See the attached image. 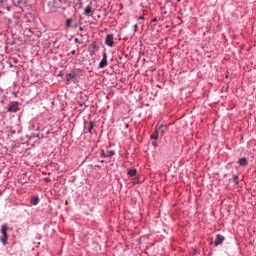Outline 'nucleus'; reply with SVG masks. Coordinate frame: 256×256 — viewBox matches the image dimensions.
<instances>
[{
    "mask_svg": "<svg viewBox=\"0 0 256 256\" xmlns=\"http://www.w3.org/2000/svg\"><path fill=\"white\" fill-rule=\"evenodd\" d=\"M178 2L181 1V0H177Z\"/></svg>",
    "mask_w": 256,
    "mask_h": 256,
    "instance_id": "23",
    "label": "nucleus"
},
{
    "mask_svg": "<svg viewBox=\"0 0 256 256\" xmlns=\"http://www.w3.org/2000/svg\"><path fill=\"white\" fill-rule=\"evenodd\" d=\"M134 28H135V31H137V24H136V25H134Z\"/></svg>",
    "mask_w": 256,
    "mask_h": 256,
    "instance_id": "20",
    "label": "nucleus"
},
{
    "mask_svg": "<svg viewBox=\"0 0 256 256\" xmlns=\"http://www.w3.org/2000/svg\"><path fill=\"white\" fill-rule=\"evenodd\" d=\"M74 41H75L76 43H79V38H75Z\"/></svg>",
    "mask_w": 256,
    "mask_h": 256,
    "instance_id": "18",
    "label": "nucleus"
},
{
    "mask_svg": "<svg viewBox=\"0 0 256 256\" xmlns=\"http://www.w3.org/2000/svg\"><path fill=\"white\" fill-rule=\"evenodd\" d=\"M128 175H130V177H135V175H137V170L136 169H129L128 170Z\"/></svg>",
    "mask_w": 256,
    "mask_h": 256,
    "instance_id": "11",
    "label": "nucleus"
},
{
    "mask_svg": "<svg viewBox=\"0 0 256 256\" xmlns=\"http://www.w3.org/2000/svg\"><path fill=\"white\" fill-rule=\"evenodd\" d=\"M8 111L10 113H17V111H19V104L17 102H11L8 105Z\"/></svg>",
    "mask_w": 256,
    "mask_h": 256,
    "instance_id": "3",
    "label": "nucleus"
},
{
    "mask_svg": "<svg viewBox=\"0 0 256 256\" xmlns=\"http://www.w3.org/2000/svg\"><path fill=\"white\" fill-rule=\"evenodd\" d=\"M7 231H9V225L3 224L0 228L1 236L0 241L3 243V245H7V240L9 239V236L7 235Z\"/></svg>",
    "mask_w": 256,
    "mask_h": 256,
    "instance_id": "1",
    "label": "nucleus"
},
{
    "mask_svg": "<svg viewBox=\"0 0 256 256\" xmlns=\"http://www.w3.org/2000/svg\"><path fill=\"white\" fill-rule=\"evenodd\" d=\"M233 181H234V183H236V185H239V176H238V175H235V176L233 177Z\"/></svg>",
    "mask_w": 256,
    "mask_h": 256,
    "instance_id": "15",
    "label": "nucleus"
},
{
    "mask_svg": "<svg viewBox=\"0 0 256 256\" xmlns=\"http://www.w3.org/2000/svg\"><path fill=\"white\" fill-rule=\"evenodd\" d=\"M71 23H73V19L68 18V19L66 20V27H71Z\"/></svg>",
    "mask_w": 256,
    "mask_h": 256,
    "instance_id": "14",
    "label": "nucleus"
},
{
    "mask_svg": "<svg viewBox=\"0 0 256 256\" xmlns=\"http://www.w3.org/2000/svg\"><path fill=\"white\" fill-rule=\"evenodd\" d=\"M164 132H163V125H160L156 130L151 134V139L152 141H157L159 137H163Z\"/></svg>",
    "mask_w": 256,
    "mask_h": 256,
    "instance_id": "2",
    "label": "nucleus"
},
{
    "mask_svg": "<svg viewBox=\"0 0 256 256\" xmlns=\"http://www.w3.org/2000/svg\"><path fill=\"white\" fill-rule=\"evenodd\" d=\"M140 19H143V16H141Z\"/></svg>",
    "mask_w": 256,
    "mask_h": 256,
    "instance_id": "22",
    "label": "nucleus"
},
{
    "mask_svg": "<svg viewBox=\"0 0 256 256\" xmlns=\"http://www.w3.org/2000/svg\"><path fill=\"white\" fill-rule=\"evenodd\" d=\"M113 155H115V151H113V150L106 152V157H113Z\"/></svg>",
    "mask_w": 256,
    "mask_h": 256,
    "instance_id": "13",
    "label": "nucleus"
},
{
    "mask_svg": "<svg viewBox=\"0 0 256 256\" xmlns=\"http://www.w3.org/2000/svg\"><path fill=\"white\" fill-rule=\"evenodd\" d=\"M93 127H94L93 122H88V123H85L84 125V129L85 131H87V133H91V131H93Z\"/></svg>",
    "mask_w": 256,
    "mask_h": 256,
    "instance_id": "7",
    "label": "nucleus"
},
{
    "mask_svg": "<svg viewBox=\"0 0 256 256\" xmlns=\"http://www.w3.org/2000/svg\"><path fill=\"white\" fill-rule=\"evenodd\" d=\"M100 155L101 157H107V152H105V150H101Z\"/></svg>",
    "mask_w": 256,
    "mask_h": 256,
    "instance_id": "16",
    "label": "nucleus"
},
{
    "mask_svg": "<svg viewBox=\"0 0 256 256\" xmlns=\"http://www.w3.org/2000/svg\"><path fill=\"white\" fill-rule=\"evenodd\" d=\"M71 55H75V50H73V51L71 52Z\"/></svg>",
    "mask_w": 256,
    "mask_h": 256,
    "instance_id": "19",
    "label": "nucleus"
},
{
    "mask_svg": "<svg viewBox=\"0 0 256 256\" xmlns=\"http://www.w3.org/2000/svg\"><path fill=\"white\" fill-rule=\"evenodd\" d=\"M223 241H225V236L218 234L214 241L215 247H219V245H223Z\"/></svg>",
    "mask_w": 256,
    "mask_h": 256,
    "instance_id": "4",
    "label": "nucleus"
},
{
    "mask_svg": "<svg viewBox=\"0 0 256 256\" xmlns=\"http://www.w3.org/2000/svg\"><path fill=\"white\" fill-rule=\"evenodd\" d=\"M73 79H75V72H71L67 74L66 81L70 82V81H73Z\"/></svg>",
    "mask_w": 256,
    "mask_h": 256,
    "instance_id": "9",
    "label": "nucleus"
},
{
    "mask_svg": "<svg viewBox=\"0 0 256 256\" xmlns=\"http://www.w3.org/2000/svg\"><path fill=\"white\" fill-rule=\"evenodd\" d=\"M105 43L108 47H113L114 41H113V34L106 35Z\"/></svg>",
    "mask_w": 256,
    "mask_h": 256,
    "instance_id": "5",
    "label": "nucleus"
},
{
    "mask_svg": "<svg viewBox=\"0 0 256 256\" xmlns=\"http://www.w3.org/2000/svg\"><path fill=\"white\" fill-rule=\"evenodd\" d=\"M93 13V8H91V6H87L85 9H84V14L87 15L88 17L91 16Z\"/></svg>",
    "mask_w": 256,
    "mask_h": 256,
    "instance_id": "8",
    "label": "nucleus"
},
{
    "mask_svg": "<svg viewBox=\"0 0 256 256\" xmlns=\"http://www.w3.org/2000/svg\"><path fill=\"white\" fill-rule=\"evenodd\" d=\"M238 163H239V165H241V167H245L247 165V158H245V157L240 158L238 160Z\"/></svg>",
    "mask_w": 256,
    "mask_h": 256,
    "instance_id": "10",
    "label": "nucleus"
},
{
    "mask_svg": "<svg viewBox=\"0 0 256 256\" xmlns=\"http://www.w3.org/2000/svg\"><path fill=\"white\" fill-rule=\"evenodd\" d=\"M31 205H38L39 204V198L33 197L30 200Z\"/></svg>",
    "mask_w": 256,
    "mask_h": 256,
    "instance_id": "12",
    "label": "nucleus"
},
{
    "mask_svg": "<svg viewBox=\"0 0 256 256\" xmlns=\"http://www.w3.org/2000/svg\"><path fill=\"white\" fill-rule=\"evenodd\" d=\"M80 31H83V27H80Z\"/></svg>",
    "mask_w": 256,
    "mask_h": 256,
    "instance_id": "21",
    "label": "nucleus"
},
{
    "mask_svg": "<svg viewBox=\"0 0 256 256\" xmlns=\"http://www.w3.org/2000/svg\"><path fill=\"white\" fill-rule=\"evenodd\" d=\"M105 67H107V52L103 53V59L99 63L100 69H105Z\"/></svg>",
    "mask_w": 256,
    "mask_h": 256,
    "instance_id": "6",
    "label": "nucleus"
},
{
    "mask_svg": "<svg viewBox=\"0 0 256 256\" xmlns=\"http://www.w3.org/2000/svg\"><path fill=\"white\" fill-rule=\"evenodd\" d=\"M152 145H153V147H157V140H154V141L152 142Z\"/></svg>",
    "mask_w": 256,
    "mask_h": 256,
    "instance_id": "17",
    "label": "nucleus"
}]
</instances>
